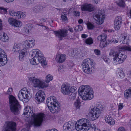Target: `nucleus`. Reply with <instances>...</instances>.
Returning a JSON list of instances; mask_svg holds the SVG:
<instances>
[{
  "label": "nucleus",
  "mask_w": 131,
  "mask_h": 131,
  "mask_svg": "<svg viewBox=\"0 0 131 131\" xmlns=\"http://www.w3.org/2000/svg\"><path fill=\"white\" fill-rule=\"evenodd\" d=\"M28 113L29 116H31V120L27 118L26 121L28 123L29 125H32L36 127L40 126L45 116V115L42 113H35L32 108H31L30 107L26 106L24 109V114L26 115Z\"/></svg>",
  "instance_id": "1"
},
{
  "label": "nucleus",
  "mask_w": 131,
  "mask_h": 131,
  "mask_svg": "<svg viewBox=\"0 0 131 131\" xmlns=\"http://www.w3.org/2000/svg\"><path fill=\"white\" fill-rule=\"evenodd\" d=\"M32 57L33 58L30 60V62L33 65H36L40 62L44 67L47 64L45 59L43 57L41 52L38 49H34L32 51Z\"/></svg>",
  "instance_id": "2"
},
{
  "label": "nucleus",
  "mask_w": 131,
  "mask_h": 131,
  "mask_svg": "<svg viewBox=\"0 0 131 131\" xmlns=\"http://www.w3.org/2000/svg\"><path fill=\"white\" fill-rule=\"evenodd\" d=\"M13 89L9 88L7 91L6 93L9 95V96L10 107L12 112L15 115H17L19 113L20 106L16 98L13 95H10L13 92Z\"/></svg>",
  "instance_id": "3"
},
{
  "label": "nucleus",
  "mask_w": 131,
  "mask_h": 131,
  "mask_svg": "<svg viewBox=\"0 0 131 131\" xmlns=\"http://www.w3.org/2000/svg\"><path fill=\"white\" fill-rule=\"evenodd\" d=\"M109 55L110 56L113 57V62L116 64L123 63L127 57L124 52L122 50L118 51L111 50Z\"/></svg>",
  "instance_id": "4"
},
{
  "label": "nucleus",
  "mask_w": 131,
  "mask_h": 131,
  "mask_svg": "<svg viewBox=\"0 0 131 131\" xmlns=\"http://www.w3.org/2000/svg\"><path fill=\"white\" fill-rule=\"evenodd\" d=\"M79 93L82 99L84 100H91L93 97L92 89L88 85H83L80 87Z\"/></svg>",
  "instance_id": "5"
},
{
  "label": "nucleus",
  "mask_w": 131,
  "mask_h": 131,
  "mask_svg": "<svg viewBox=\"0 0 131 131\" xmlns=\"http://www.w3.org/2000/svg\"><path fill=\"white\" fill-rule=\"evenodd\" d=\"M56 97L50 96L46 101L47 105L50 111L52 113H57L60 110V108Z\"/></svg>",
  "instance_id": "6"
},
{
  "label": "nucleus",
  "mask_w": 131,
  "mask_h": 131,
  "mask_svg": "<svg viewBox=\"0 0 131 131\" xmlns=\"http://www.w3.org/2000/svg\"><path fill=\"white\" fill-rule=\"evenodd\" d=\"M90 128L89 121L85 118L79 120L75 125L76 129L78 131H87Z\"/></svg>",
  "instance_id": "7"
},
{
  "label": "nucleus",
  "mask_w": 131,
  "mask_h": 131,
  "mask_svg": "<svg viewBox=\"0 0 131 131\" xmlns=\"http://www.w3.org/2000/svg\"><path fill=\"white\" fill-rule=\"evenodd\" d=\"M82 66L83 71L88 74L92 73L94 70V65L91 59L84 60L82 64Z\"/></svg>",
  "instance_id": "8"
},
{
  "label": "nucleus",
  "mask_w": 131,
  "mask_h": 131,
  "mask_svg": "<svg viewBox=\"0 0 131 131\" xmlns=\"http://www.w3.org/2000/svg\"><path fill=\"white\" fill-rule=\"evenodd\" d=\"M88 116L92 121L97 119L100 116L101 111L99 106H92L89 109Z\"/></svg>",
  "instance_id": "9"
},
{
  "label": "nucleus",
  "mask_w": 131,
  "mask_h": 131,
  "mask_svg": "<svg viewBox=\"0 0 131 131\" xmlns=\"http://www.w3.org/2000/svg\"><path fill=\"white\" fill-rule=\"evenodd\" d=\"M68 30L71 33L73 31L72 28H70L68 30L65 29H62L58 31H54V33L56 36L61 40L63 38L66 37L67 36Z\"/></svg>",
  "instance_id": "10"
},
{
  "label": "nucleus",
  "mask_w": 131,
  "mask_h": 131,
  "mask_svg": "<svg viewBox=\"0 0 131 131\" xmlns=\"http://www.w3.org/2000/svg\"><path fill=\"white\" fill-rule=\"evenodd\" d=\"M29 80L33 86L35 88L38 87L39 88H42L47 86L44 82L34 77H30Z\"/></svg>",
  "instance_id": "11"
},
{
  "label": "nucleus",
  "mask_w": 131,
  "mask_h": 131,
  "mask_svg": "<svg viewBox=\"0 0 131 131\" xmlns=\"http://www.w3.org/2000/svg\"><path fill=\"white\" fill-rule=\"evenodd\" d=\"M30 92L26 88L22 89L19 92L18 94V97L20 100H23V99L28 100Z\"/></svg>",
  "instance_id": "12"
},
{
  "label": "nucleus",
  "mask_w": 131,
  "mask_h": 131,
  "mask_svg": "<svg viewBox=\"0 0 131 131\" xmlns=\"http://www.w3.org/2000/svg\"><path fill=\"white\" fill-rule=\"evenodd\" d=\"M5 126V128L2 131H16V124L14 122L7 121Z\"/></svg>",
  "instance_id": "13"
},
{
  "label": "nucleus",
  "mask_w": 131,
  "mask_h": 131,
  "mask_svg": "<svg viewBox=\"0 0 131 131\" xmlns=\"http://www.w3.org/2000/svg\"><path fill=\"white\" fill-rule=\"evenodd\" d=\"M100 11L98 13H97L94 16V19L95 23L98 25H101L103 24L104 19V15Z\"/></svg>",
  "instance_id": "14"
},
{
  "label": "nucleus",
  "mask_w": 131,
  "mask_h": 131,
  "mask_svg": "<svg viewBox=\"0 0 131 131\" xmlns=\"http://www.w3.org/2000/svg\"><path fill=\"white\" fill-rule=\"evenodd\" d=\"M9 13L10 15L16 19H20L21 18H24L26 17L25 13L21 12H15L13 10H10Z\"/></svg>",
  "instance_id": "15"
},
{
  "label": "nucleus",
  "mask_w": 131,
  "mask_h": 131,
  "mask_svg": "<svg viewBox=\"0 0 131 131\" xmlns=\"http://www.w3.org/2000/svg\"><path fill=\"white\" fill-rule=\"evenodd\" d=\"M5 54L4 51L0 48V67L4 65L7 62V56Z\"/></svg>",
  "instance_id": "16"
},
{
  "label": "nucleus",
  "mask_w": 131,
  "mask_h": 131,
  "mask_svg": "<svg viewBox=\"0 0 131 131\" xmlns=\"http://www.w3.org/2000/svg\"><path fill=\"white\" fill-rule=\"evenodd\" d=\"M45 94L43 91H39L36 94L35 99L38 102L41 103L45 99Z\"/></svg>",
  "instance_id": "17"
},
{
  "label": "nucleus",
  "mask_w": 131,
  "mask_h": 131,
  "mask_svg": "<svg viewBox=\"0 0 131 131\" xmlns=\"http://www.w3.org/2000/svg\"><path fill=\"white\" fill-rule=\"evenodd\" d=\"M74 124L71 121L65 123L63 127L64 131H71L74 129Z\"/></svg>",
  "instance_id": "18"
},
{
  "label": "nucleus",
  "mask_w": 131,
  "mask_h": 131,
  "mask_svg": "<svg viewBox=\"0 0 131 131\" xmlns=\"http://www.w3.org/2000/svg\"><path fill=\"white\" fill-rule=\"evenodd\" d=\"M81 8L83 11H88L91 12L94 10V8L91 4L85 3L82 5Z\"/></svg>",
  "instance_id": "19"
},
{
  "label": "nucleus",
  "mask_w": 131,
  "mask_h": 131,
  "mask_svg": "<svg viewBox=\"0 0 131 131\" xmlns=\"http://www.w3.org/2000/svg\"><path fill=\"white\" fill-rule=\"evenodd\" d=\"M61 91L64 95H68L69 94L71 91V87L65 84H63L61 87Z\"/></svg>",
  "instance_id": "20"
},
{
  "label": "nucleus",
  "mask_w": 131,
  "mask_h": 131,
  "mask_svg": "<svg viewBox=\"0 0 131 131\" xmlns=\"http://www.w3.org/2000/svg\"><path fill=\"white\" fill-rule=\"evenodd\" d=\"M122 21V19L120 16H118L115 18L114 21V27L116 30L119 29Z\"/></svg>",
  "instance_id": "21"
},
{
  "label": "nucleus",
  "mask_w": 131,
  "mask_h": 131,
  "mask_svg": "<svg viewBox=\"0 0 131 131\" xmlns=\"http://www.w3.org/2000/svg\"><path fill=\"white\" fill-rule=\"evenodd\" d=\"M76 88L75 87H71V91L69 94H68L69 99L71 100H73L75 98L76 95Z\"/></svg>",
  "instance_id": "22"
},
{
  "label": "nucleus",
  "mask_w": 131,
  "mask_h": 131,
  "mask_svg": "<svg viewBox=\"0 0 131 131\" xmlns=\"http://www.w3.org/2000/svg\"><path fill=\"white\" fill-rule=\"evenodd\" d=\"M66 59V56L64 54H58L56 56V60L59 63L64 62Z\"/></svg>",
  "instance_id": "23"
},
{
  "label": "nucleus",
  "mask_w": 131,
  "mask_h": 131,
  "mask_svg": "<svg viewBox=\"0 0 131 131\" xmlns=\"http://www.w3.org/2000/svg\"><path fill=\"white\" fill-rule=\"evenodd\" d=\"M105 120L106 122L110 125H113L115 124L114 120L110 114L107 115L106 116Z\"/></svg>",
  "instance_id": "24"
},
{
  "label": "nucleus",
  "mask_w": 131,
  "mask_h": 131,
  "mask_svg": "<svg viewBox=\"0 0 131 131\" xmlns=\"http://www.w3.org/2000/svg\"><path fill=\"white\" fill-rule=\"evenodd\" d=\"M28 52V50L26 48H24L22 49L20 51L19 55V59L22 60L23 58L25 57Z\"/></svg>",
  "instance_id": "25"
},
{
  "label": "nucleus",
  "mask_w": 131,
  "mask_h": 131,
  "mask_svg": "<svg viewBox=\"0 0 131 131\" xmlns=\"http://www.w3.org/2000/svg\"><path fill=\"white\" fill-rule=\"evenodd\" d=\"M35 40L33 39L31 40H26L25 42V45L27 48L32 47L35 45Z\"/></svg>",
  "instance_id": "26"
},
{
  "label": "nucleus",
  "mask_w": 131,
  "mask_h": 131,
  "mask_svg": "<svg viewBox=\"0 0 131 131\" xmlns=\"http://www.w3.org/2000/svg\"><path fill=\"white\" fill-rule=\"evenodd\" d=\"M122 37L121 38L120 42L121 43L127 44L129 42L128 38L127 37L126 35L123 34L122 35Z\"/></svg>",
  "instance_id": "27"
},
{
  "label": "nucleus",
  "mask_w": 131,
  "mask_h": 131,
  "mask_svg": "<svg viewBox=\"0 0 131 131\" xmlns=\"http://www.w3.org/2000/svg\"><path fill=\"white\" fill-rule=\"evenodd\" d=\"M124 97L126 99H128L131 97V87L125 91Z\"/></svg>",
  "instance_id": "28"
},
{
  "label": "nucleus",
  "mask_w": 131,
  "mask_h": 131,
  "mask_svg": "<svg viewBox=\"0 0 131 131\" xmlns=\"http://www.w3.org/2000/svg\"><path fill=\"white\" fill-rule=\"evenodd\" d=\"M117 72V75L118 77L122 79L125 77V74L122 68L118 69Z\"/></svg>",
  "instance_id": "29"
},
{
  "label": "nucleus",
  "mask_w": 131,
  "mask_h": 131,
  "mask_svg": "<svg viewBox=\"0 0 131 131\" xmlns=\"http://www.w3.org/2000/svg\"><path fill=\"white\" fill-rule=\"evenodd\" d=\"M1 35L2 36L1 38V40L4 42H7L8 40V37L7 35L3 32H2Z\"/></svg>",
  "instance_id": "30"
},
{
  "label": "nucleus",
  "mask_w": 131,
  "mask_h": 131,
  "mask_svg": "<svg viewBox=\"0 0 131 131\" xmlns=\"http://www.w3.org/2000/svg\"><path fill=\"white\" fill-rule=\"evenodd\" d=\"M20 49V46L19 44L15 43L13 47V51L14 52H19Z\"/></svg>",
  "instance_id": "31"
},
{
  "label": "nucleus",
  "mask_w": 131,
  "mask_h": 131,
  "mask_svg": "<svg viewBox=\"0 0 131 131\" xmlns=\"http://www.w3.org/2000/svg\"><path fill=\"white\" fill-rule=\"evenodd\" d=\"M107 37L106 34H103L99 35L97 37V40L100 41H102L106 40Z\"/></svg>",
  "instance_id": "32"
},
{
  "label": "nucleus",
  "mask_w": 131,
  "mask_h": 131,
  "mask_svg": "<svg viewBox=\"0 0 131 131\" xmlns=\"http://www.w3.org/2000/svg\"><path fill=\"white\" fill-rule=\"evenodd\" d=\"M33 10L35 12L38 13L43 10V7L42 6H35L33 8Z\"/></svg>",
  "instance_id": "33"
},
{
  "label": "nucleus",
  "mask_w": 131,
  "mask_h": 131,
  "mask_svg": "<svg viewBox=\"0 0 131 131\" xmlns=\"http://www.w3.org/2000/svg\"><path fill=\"white\" fill-rule=\"evenodd\" d=\"M81 102L77 99L74 103V107L76 110L79 109L81 106Z\"/></svg>",
  "instance_id": "34"
},
{
  "label": "nucleus",
  "mask_w": 131,
  "mask_h": 131,
  "mask_svg": "<svg viewBox=\"0 0 131 131\" xmlns=\"http://www.w3.org/2000/svg\"><path fill=\"white\" fill-rule=\"evenodd\" d=\"M100 42V46L102 48L106 47L108 45V43L106 40L102 41Z\"/></svg>",
  "instance_id": "35"
},
{
  "label": "nucleus",
  "mask_w": 131,
  "mask_h": 131,
  "mask_svg": "<svg viewBox=\"0 0 131 131\" xmlns=\"http://www.w3.org/2000/svg\"><path fill=\"white\" fill-rule=\"evenodd\" d=\"M22 25V23L20 21L15 19L14 25H13L14 26L19 27L21 26Z\"/></svg>",
  "instance_id": "36"
},
{
  "label": "nucleus",
  "mask_w": 131,
  "mask_h": 131,
  "mask_svg": "<svg viewBox=\"0 0 131 131\" xmlns=\"http://www.w3.org/2000/svg\"><path fill=\"white\" fill-rule=\"evenodd\" d=\"M66 15L67 14L66 12H64L62 13L61 18L63 21H65L67 20Z\"/></svg>",
  "instance_id": "37"
},
{
  "label": "nucleus",
  "mask_w": 131,
  "mask_h": 131,
  "mask_svg": "<svg viewBox=\"0 0 131 131\" xmlns=\"http://www.w3.org/2000/svg\"><path fill=\"white\" fill-rule=\"evenodd\" d=\"M85 43L88 45H91L93 43V40L91 38H89L85 40Z\"/></svg>",
  "instance_id": "38"
},
{
  "label": "nucleus",
  "mask_w": 131,
  "mask_h": 131,
  "mask_svg": "<svg viewBox=\"0 0 131 131\" xmlns=\"http://www.w3.org/2000/svg\"><path fill=\"white\" fill-rule=\"evenodd\" d=\"M53 77L50 74L47 75L46 77V82L47 83L49 82L50 81L52 80Z\"/></svg>",
  "instance_id": "39"
},
{
  "label": "nucleus",
  "mask_w": 131,
  "mask_h": 131,
  "mask_svg": "<svg viewBox=\"0 0 131 131\" xmlns=\"http://www.w3.org/2000/svg\"><path fill=\"white\" fill-rule=\"evenodd\" d=\"M15 19L13 18H9L8 19V21L10 24L13 26Z\"/></svg>",
  "instance_id": "40"
},
{
  "label": "nucleus",
  "mask_w": 131,
  "mask_h": 131,
  "mask_svg": "<svg viewBox=\"0 0 131 131\" xmlns=\"http://www.w3.org/2000/svg\"><path fill=\"white\" fill-rule=\"evenodd\" d=\"M89 30H93L94 27V25L90 23H88L86 24Z\"/></svg>",
  "instance_id": "41"
},
{
  "label": "nucleus",
  "mask_w": 131,
  "mask_h": 131,
  "mask_svg": "<svg viewBox=\"0 0 131 131\" xmlns=\"http://www.w3.org/2000/svg\"><path fill=\"white\" fill-rule=\"evenodd\" d=\"M117 5L120 6H124L125 4L124 1L123 0H118L116 2Z\"/></svg>",
  "instance_id": "42"
},
{
  "label": "nucleus",
  "mask_w": 131,
  "mask_h": 131,
  "mask_svg": "<svg viewBox=\"0 0 131 131\" xmlns=\"http://www.w3.org/2000/svg\"><path fill=\"white\" fill-rule=\"evenodd\" d=\"M83 29V28L81 25H78L76 26L74 28V30L77 31H81Z\"/></svg>",
  "instance_id": "43"
},
{
  "label": "nucleus",
  "mask_w": 131,
  "mask_h": 131,
  "mask_svg": "<svg viewBox=\"0 0 131 131\" xmlns=\"http://www.w3.org/2000/svg\"><path fill=\"white\" fill-rule=\"evenodd\" d=\"M120 48L122 50L131 51V47L130 46H123L121 47Z\"/></svg>",
  "instance_id": "44"
},
{
  "label": "nucleus",
  "mask_w": 131,
  "mask_h": 131,
  "mask_svg": "<svg viewBox=\"0 0 131 131\" xmlns=\"http://www.w3.org/2000/svg\"><path fill=\"white\" fill-rule=\"evenodd\" d=\"M32 28V26L31 24H27L26 28L27 30L26 31V32L29 33V30L30 29Z\"/></svg>",
  "instance_id": "45"
},
{
  "label": "nucleus",
  "mask_w": 131,
  "mask_h": 131,
  "mask_svg": "<svg viewBox=\"0 0 131 131\" xmlns=\"http://www.w3.org/2000/svg\"><path fill=\"white\" fill-rule=\"evenodd\" d=\"M91 127L94 131H101L98 127H96L95 125L94 124L92 125Z\"/></svg>",
  "instance_id": "46"
},
{
  "label": "nucleus",
  "mask_w": 131,
  "mask_h": 131,
  "mask_svg": "<svg viewBox=\"0 0 131 131\" xmlns=\"http://www.w3.org/2000/svg\"><path fill=\"white\" fill-rule=\"evenodd\" d=\"M0 9L2 11V14H6L7 12V9L2 7H0Z\"/></svg>",
  "instance_id": "47"
},
{
  "label": "nucleus",
  "mask_w": 131,
  "mask_h": 131,
  "mask_svg": "<svg viewBox=\"0 0 131 131\" xmlns=\"http://www.w3.org/2000/svg\"><path fill=\"white\" fill-rule=\"evenodd\" d=\"M124 107V105L123 103H120L119 104L118 106V110H122Z\"/></svg>",
  "instance_id": "48"
},
{
  "label": "nucleus",
  "mask_w": 131,
  "mask_h": 131,
  "mask_svg": "<svg viewBox=\"0 0 131 131\" xmlns=\"http://www.w3.org/2000/svg\"><path fill=\"white\" fill-rule=\"evenodd\" d=\"M94 51L95 53L97 55H99L100 54V51L98 49L94 50Z\"/></svg>",
  "instance_id": "49"
},
{
  "label": "nucleus",
  "mask_w": 131,
  "mask_h": 131,
  "mask_svg": "<svg viewBox=\"0 0 131 131\" xmlns=\"http://www.w3.org/2000/svg\"><path fill=\"white\" fill-rule=\"evenodd\" d=\"M103 60L106 63H108L110 62V60L108 58L105 57L103 58Z\"/></svg>",
  "instance_id": "50"
},
{
  "label": "nucleus",
  "mask_w": 131,
  "mask_h": 131,
  "mask_svg": "<svg viewBox=\"0 0 131 131\" xmlns=\"http://www.w3.org/2000/svg\"><path fill=\"white\" fill-rule=\"evenodd\" d=\"M118 131H125V130L123 127H120L118 128Z\"/></svg>",
  "instance_id": "51"
},
{
  "label": "nucleus",
  "mask_w": 131,
  "mask_h": 131,
  "mask_svg": "<svg viewBox=\"0 0 131 131\" xmlns=\"http://www.w3.org/2000/svg\"><path fill=\"white\" fill-rule=\"evenodd\" d=\"M74 15L76 16H79L80 14V13L79 12H74Z\"/></svg>",
  "instance_id": "52"
},
{
  "label": "nucleus",
  "mask_w": 131,
  "mask_h": 131,
  "mask_svg": "<svg viewBox=\"0 0 131 131\" xmlns=\"http://www.w3.org/2000/svg\"><path fill=\"white\" fill-rule=\"evenodd\" d=\"M112 43H118V41L116 39H114L113 40H111L110 41Z\"/></svg>",
  "instance_id": "53"
},
{
  "label": "nucleus",
  "mask_w": 131,
  "mask_h": 131,
  "mask_svg": "<svg viewBox=\"0 0 131 131\" xmlns=\"http://www.w3.org/2000/svg\"><path fill=\"white\" fill-rule=\"evenodd\" d=\"M71 52H69V55L71 56H73L74 55V51L73 50H71Z\"/></svg>",
  "instance_id": "54"
},
{
  "label": "nucleus",
  "mask_w": 131,
  "mask_h": 131,
  "mask_svg": "<svg viewBox=\"0 0 131 131\" xmlns=\"http://www.w3.org/2000/svg\"><path fill=\"white\" fill-rule=\"evenodd\" d=\"M34 0H26V1L28 4H30L31 3L33 2Z\"/></svg>",
  "instance_id": "55"
},
{
  "label": "nucleus",
  "mask_w": 131,
  "mask_h": 131,
  "mask_svg": "<svg viewBox=\"0 0 131 131\" xmlns=\"http://www.w3.org/2000/svg\"><path fill=\"white\" fill-rule=\"evenodd\" d=\"M88 37V35L85 34H82L81 35V37L82 38H85Z\"/></svg>",
  "instance_id": "56"
},
{
  "label": "nucleus",
  "mask_w": 131,
  "mask_h": 131,
  "mask_svg": "<svg viewBox=\"0 0 131 131\" xmlns=\"http://www.w3.org/2000/svg\"><path fill=\"white\" fill-rule=\"evenodd\" d=\"M46 20L47 18H42L40 19V20L43 22H45L46 21Z\"/></svg>",
  "instance_id": "57"
},
{
  "label": "nucleus",
  "mask_w": 131,
  "mask_h": 131,
  "mask_svg": "<svg viewBox=\"0 0 131 131\" xmlns=\"http://www.w3.org/2000/svg\"><path fill=\"white\" fill-rule=\"evenodd\" d=\"M100 2L99 0H93V2L96 4H98Z\"/></svg>",
  "instance_id": "58"
},
{
  "label": "nucleus",
  "mask_w": 131,
  "mask_h": 131,
  "mask_svg": "<svg viewBox=\"0 0 131 131\" xmlns=\"http://www.w3.org/2000/svg\"><path fill=\"white\" fill-rule=\"evenodd\" d=\"M41 26L42 27V29L44 30L47 29L48 28L47 27L45 26L42 25H41Z\"/></svg>",
  "instance_id": "59"
},
{
  "label": "nucleus",
  "mask_w": 131,
  "mask_h": 131,
  "mask_svg": "<svg viewBox=\"0 0 131 131\" xmlns=\"http://www.w3.org/2000/svg\"><path fill=\"white\" fill-rule=\"evenodd\" d=\"M46 131H58L57 129H52L51 130H47Z\"/></svg>",
  "instance_id": "60"
},
{
  "label": "nucleus",
  "mask_w": 131,
  "mask_h": 131,
  "mask_svg": "<svg viewBox=\"0 0 131 131\" xmlns=\"http://www.w3.org/2000/svg\"><path fill=\"white\" fill-rule=\"evenodd\" d=\"M83 22V20L82 19H79L78 20V23L80 24L82 23Z\"/></svg>",
  "instance_id": "61"
},
{
  "label": "nucleus",
  "mask_w": 131,
  "mask_h": 131,
  "mask_svg": "<svg viewBox=\"0 0 131 131\" xmlns=\"http://www.w3.org/2000/svg\"><path fill=\"white\" fill-rule=\"evenodd\" d=\"M7 3H9L13 2L14 0H4Z\"/></svg>",
  "instance_id": "62"
},
{
  "label": "nucleus",
  "mask_w": 131,
  "mask_h": 131,
  "mask_svg": "<svg viewBox=\"0 0 131 131\" xmlns=\"http://www.w3.org/2000/svg\"><path fill=\"white\" fill-rule=\"evenodd\" d=\"M21 131H30L27 129L24 128L22 129Z\"/></svg>",
  "instance_id": "63"
},
{
  "label": "nucleus",
  "mask_w": 131,
  "mask_h": 131,
  "mask_svg": "<svg viewBox=\"0 0 131 131\" xmlns=\"http://www.w3.org/2000/svg\"><path fill=\"white\" fill-rule=\"evenodd\" d=\"M2 22L0 23V30H1L2 29Z\"/></svg>",
  "instance_id": "64"
}]
</instances>
